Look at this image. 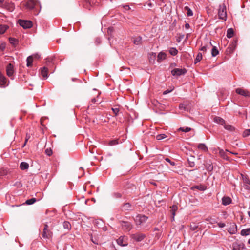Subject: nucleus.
<instances>
[{"label": "nucleus", "mask_w": 250, "mask_h": 250, "mask_svg": "<svg viewBox=\"0 0 250 250\" xmlns=\"http://www.w3.org/2000/svg\"><path fill=\"white\" fill-rule=\"evenodd\" d=\"M26 8L29 10H33L34 14L38 15L40 12L41 6L38 0H28L25 4Z\"/></svg>", "instance_id": "nucleus-1"}, {"label": "nucleus", "mask_w": 250, "mask_h": 250, "mask_svg": "<svg viewBox=\"0 0 250 250\" xmlns=\"http://www.w3.org/2000/svg\"><path fill=\"white\" fill-rule=\"evenodd\" d=\"M218 14L220 19L223 20L224 21L226 20L227 15L226 11V6L224 3L219 5Z\"/></svg>", "instance_id": "nucleus-2"}, {"label": "nucleus", "mask_w": 250, "mask_h": 250, "mask_svg": "<svg viewBox=\"0 0 250 250\" xmlns=\"http://www.w3.org/2000/svg\"><path fill=\"white\" fill-rule=\"evenodd\" d=\"M52 236L53 232L51 231L48 225L45 224L42 233V236L45 239H50L52 237Z\"/></svg>", "instance_id": "nucleus-3"}, {"label": "nucleus", "mask_w": 250, "mask_h": 250, "mask_svg": "<svg viewBox=\"0 0 250 250\" xmlns=\"http://www.w3.org/2000/svg\"><path fill=\"white\" fill-rule=\"evenodd\" d=\"M20 25L24 29L30 28L33 26L32 22L29 20H24L20 19L18 21Z\"/></svg>", "instance_id": "nucleus-4"}, {"label": "nucleus", "mask_w": 250, "mask_h": 250, "mask_svg": "<svg viewBox=\"0 0 250 250\" xmlns=\"http://www.w3.org/2000/svg\"><path fill=\"white\" fill-rule=\"evenodd\" d=\"M147 217L143 215H138L134 218L136 225H141L145 223L147 219Z\"/></svg>", "instance_id": "nucleus-5"}, {"label": "nucleus", "mask_w": 250, "mask_h": 250, "mask_svg": "<svg viewBox=\"0 0 250 250\" xmlns=\"http://www.w3.org/2000/svg\"><path fill=\"white\" fill-rule=\"evenodd\" d=\"M245 248V244L241 242H235L232 244L233 250H243Z\"/></svg>", "instance_id": "nucleus-6"}, {"label": "nucleus", "mask_w": 250, "mask_h": 250, "mask_svg": "<svg viewBox=\"0 0 250 250\" xmlns=\"http://www.w3.org/2000/svg\"><path fill=\"white\" fill-rule=\"evenodd\" d=\"M187 72L185 68H175L171 71V74L173 76H180L184 75Z\"/></svg>", "instance_id": "nucleus-7"}, {"label": "nucleus", "mask_w": 250, "mask_h": 250, "mask_svg": "<svg viewBox=\"0 0 250 250\" xmlns=\"http://www.w3.org/2000/svg\"><path fill=\"white\" fill-rule=\"evenodd\" d=\"M121 225L122 229L126 231H130L132 228V225L129 222L122 221L121 222Z\"/></svg>", "instance_id": "nucleus-8"}, {"label": "nucleus", "mask_w": 250, "mask_h": 250, "mask_svg": "<svg viewBox=\"0 0 250 250\" xmlns=\"http://www.w3.org/2000/svg\"><path fill=\"white\" fill-rule=\"evenodd\" d=\"M235 91L237 94L244 96L245 97L250 96V93L247 90L241 88H238L236 89Z\"/></svg>", "instance_id": "nucleus-9"}, {"label": "nucleus", "mask_w": 250, "mask_h": 250, "mask_svg": "<svg viewBox=\"0 0 250 250\" xmlns=\"http://www.w3.org/2000/svg\"><path fill=\"white\" fill-rule=\"evenodd\" d=\"M2 7L6 8L9 11H13L15 8L14 3L11 2H5L3 4Z\"/></svg>", "instance_id": "nucleus-10"}, {"label": "nucleus", "mask_w": 250, "mask_h": 250, "mask_svg": "<svg viewBox=\"0 0 250 250\" xmlns=\"http://www.w3.org/2000/svg\"><path fill=\"white\" fill-rule=\"evenodd\" d=\"M14 73L13 66L9 63L6 67V74L8 77H11Z\"/></svg>", "instance_id": "nucleus-11"}, {"label": "nucleus", "mask_w": 250, "mask_h": 250, "mask_svg": "<svg viewBox=\"0 0 250 250\" xmlns=\"http://www.w3.org/2000/svg\"><path fill=\"white\" fill-rule=\"evenodd\" d=\"M7 80L5 77L0 71V84L1 87H4L7 85Z\"/></svg>", "instance_id": "nucleus-12"}, {"label": "nucleus", "mask_w": 250, "mask_h": 250, "mask_svg": "<svg viewBox=\"0 0 250 250\" xmlns=\"http://www.w3.org/2000/svg\"><path fill=\"white\" fill-rule=\"evenodd\" d=\"M146 237V235L142 233H137L134 234L132 238L138 242L143 240Z\"/></svg>", "instance_id": "nucleus-13"}, {"label": "nucleus", "mask_w": 250, "mask_h": 250, "mask_svg": "<svg viewBox=\"0 0 250 250\" xmlns=\"http://www.w3.org/2000/svg\"><path fill=\"white\" fill-rule=\"evenodd\" d=\"M126 238L125 236H121L117 240V243L118 245L122 246H125L127 245V242L125 241Z\"/></svg>", "instance_id": "nucleus-14"}, {"label": "nucleus", "mask_w": 250, "mask_h": 250, "mask_svg": "<svg viewBox=\"0 0 250 250\" xmlns=\"http://www.w3.org/2000/svg\"><path fill=\"white\" fill-rule=\"evenodd\" d=\"M132 41L133 42L135 45H139L142 43V37L140 36H138L135 38H133Z\"/></svg>", "instance_id": "nucleus-15"}, {"label": "nucleus", "mask_w": 250, "mask_h": 250, "mask_svg": "<svg viewBox=\"0 0 250 250\" xmlns=\"http://www.w3.org/2000/svg\"><path fill=\"white\" fill-rule=\"evenodd\" d=\"M205 165L208 171H211L213 169V166L211 161L210 160H207L205 161Z\"/></svg>", "instance_id": "nucleus-16"}, {"label": "nucleus", "mask_w": 250, "mask_h": 250, "mask_svg": "<svg viewBox=\"0 0 250 250\" xmlns=\"http://www.w3.org/2000/svg\"><path fill=\"white\" fill-rule=\"evenodd\" d=\"M41 75L45 79L47 78L48 77V68L43 67L42 68H41Z\"/></svg>", "instance_id": "nucleus-17"}, {"label": "nucleus", "mask_w": 250, "mask_h": 250, "mask_svg": "<svg viewBox=\"0 0 250 250\" xmlns=\"http://www.w3.org/2000/svg\"><path fill=\"white\" fill-rule=\"evenodd\" d=\"M187 38V37L185 38V35L184 34H177L176 36V41L178 42H180L182 41H185Z\"/></svg>", "instance_id": "nucleus-18"}, {"label": "nucleus", "mask_w": 250, "mask_h": 250, "mask_svg": "<svg viewBox=\"0 0 250 250\" xmlns=\"http://www.w3.org/2000/svg\"><path fill=\"white\" fill-rule=\"evenodd\" d=\"M214 121L215 123H216L217 124H219L223 125H225V124L226 123L225 120L219 117H215L214 118Z\"/></svg>", "instance_id": "nucleus-19"}, {"label": "nucleus", "mask_w": 250, "mask_h": 250, "mask_svg": "<svg viewBox=\"0 0 250 250\" xmlns=\"http://www.w3.org/2000/svg\"><path fill=\"white\" fill-rule=\"evenodd\" d=\"M191 189H197L200 191H204V190H206V187L201 184L199 185H196V186H193L191 188Z\"/></svg>", "instance_id": "nucleus-20"}, {"label": "nucleus", "mask_w": 250, "mask_h": 250, "mask_svg": "<svg viewBox=\"0 0 250 250\" xmlns=\"http://www.w3.org/2000/svg\"><path fill=\"white\" fill-rule=\"evenodd\" d=\"M222 200L224 205H229L231 202V199L229 197H224Z\"/></svg>", "instance_id": "nucleus-21"}, {"label": "nucleus", "mask_w": 250, "mask_h": 250, "mask_svg": "<svg viewBox=\"0 0 250 250\" xmlns=\"http://www.w3.org/2000/svg\"><path fill=\"white\" fill-rule=\"evenodd\" d=\"M20 168L21 170H26L29 168V164L26 162H21L20 165Z\"/></svg>", "instance_id": "nucleus-22"}, {"label": "nucleus", "mask_w": 250, "mask_h": 250, "mask_svg": "<svg viewBox=\"0 0 250 250\" xmlns=\"http://www.w3.org/2000/svg\"><path fill=\"white\" fill-rule=\"evenodd\" d=\"M171 209L170 211H171V213L172 215V220H174V216L175 215V212L178 209V207L176 205H173L171 207Z\"/></svg>", "instance_id": "nucleus-23"}, {"label": "nucleus", "mask_w": 250, "mask_h": 250, "mask_svg": "<svg viewBox=\"0 0 250 250\" xmlns=\"http://www.w3.org/2000/svg\"><path fill=\"white\" fill-rule=\"evenodd\" d=\"M9 173V170L6 168L0 169V176H5L7 175Z\"/></svg>", "instance_id": "nucleus-24"}, {"label": "nucleus", "mask_w": 250, "mask_h": 250, "mask_svg": "<svg viewBox=\"0 0 250 250\" xmlns=\"http://www.w3.org/2000/svg\"><path fill=\"white\" fill-rule=\"evenodd\" d=\"M234 35V31L232 28H229L227 30V37L229 38L232 37Z\"/></svg>", "instance_id": "nucleus-25"}, {"label": "nucleus", "mask_w": 250, "mask_h": 250, "mask_svg": "<svg viewBox=\"0 0 250 250\" xmlns=\"http://www.w3.org/2000/svg\"><path fill=\"white\" fill-rule=\"evenodd\" d=\"M33 56H30L27 58V66L30 67L32 65Z\"/></svg>", "instance_id": "nucleus-26"}, {"label": "nucleus", "mask_w": 250, "mask_h": 250, "mask_svg": "<svg viewBox=\"0 0 250 250\" xmlns=\"http://www.w3.org/2000/svg\"><path fill=\"white\" fill-rule=\"evenodd\" d=\"M166 57V54L164 52H160L158 55V61L161 62L163 60L165 59Z\"/></svg>", "instance_id": "nucleus-27"}, {"label": "nucleus", "mask_w": 250, "mask_h": 250, "mask_svg": "<svg viewBox=\"0 0 250 250\" xmlns=\"http://www.w3.org/2000/svg\"><path fill=\"white\" fill-rule=\"evenodd\" d=\"M198 148L204 151H205V152H206L208 150V148L207 147V146L205 145V144H202V143L199 144L198 145Z\"/></svg>", "instance_id": "nucleus-28"}, {"label": "nucleus", "mask_w": 250, "mask_h": 250, "mask_svg": "<svg viewBox=\"0 0 250 250\" xmlns=\"http://www.w3.org/2000/svg\"><path fill=\"white\" fill-rule=\"evenodd\" d=\"M250 234V228L243 229L241 231V234L242 236H247Z\"/></svg>", "instance_id": "nucleus-29"}, {"label": "nucleus", "mask_w": 250, "mask_h": 250, "mask_svg": "<svg viewBox=\"0 0 250 250\" xmlns=\"http://www.w3.org/2000/svg\"><path fill=\"white\" fill-rule=\"evenodd\" d=\"M184 9L187 11V15L188 17L192 16L193 15L192 11L188 6H185Z\"/></svg>", "instance_id": "nucleus-30"}, {"label": "nucleus", "mask_w": 250, "mask_h": 250, "mask_svg": "<svg viewBox=\"0 0 250 250\" xmlns=\"http://www.w3.org/2000/svg\"><path fill=\"white\" fill-rule=\"evenodd\" d=\"M8 26L6 25H0V34H3L8 29Z\"/></svg>", "instance_id": "nucleus-31"}, {"label": "nucleus", "mask_w": 250, "mask_h": 250, "mask_svg": "<svg viewBox=\"0 0 250 250\" xmlns=\"http://www.w3.org/2000/svg\"><path fill=\"white\" fill-rule=\"evenodd\" d=\"M224 128L229 131H233L234 130V127L231 125L226 124V123L224 125Z\"/></svg>", "instance_id": "nucleus-32"}, {"label": "nucleus", "mask_w": 250, "mask_h": 250, "mask_svg": "<svg viewBox=\"0 0 250 250\" xmlns=\"http://www.w3.org/2000/svg\"><path fill=\"white\" fill-rule=\"evenodd\" d=\"M179 108L181 110L183 109L185 111H188L189 109L188 105L185 104H180L179 105Z\"/></svg>", "instance_id": "nucleus-33"}, {"label": "nucleus", "mask_w": 250, "mask_h": 250, "mask_svg": "<svg viewBox=\"0 0 250 250\" xmlns=\"http://www.w3.org/2000/svg\"><path fill=\"white\" fill-rule=\"evenodd\" d=\"M130 208L131 205L128 203H125L122 207V209L125 210H130Z\"/></svg>", "instance_id": "nucleus-34"}, {"label": "nucleus", "mask_w": 250, "mask_h": 250, "mask_svg": "<svg viewBox=\"0 0 250 250\" xmlns=\"http://www.w3.org/2000/svg\"><path fill=\"white\" fill-rule=\"evenodd\" d=\"M241 176L242 177V179L244 184H246L247 185L250 184V181L246 175L241 174Z\"/></svg>", "instance_id": "nucleus-35"}, {"label": "nucleus", "mask_w": 250, "mask_h": 250, "mask_svg": "<svg viewBox=\"0 0 250 250\" xmlns=\"http://www.w3.org/2000/svg\"><path fill=\"white\" fill-rule=\"evenodd\" d=\"M202 59V55L201 53H199L195 60L194 63L195 64L197 63V62H199Z\"/></svg>", "instance_id": "nucleus-36"}, {"label": "nucleus", "mask_w": 250, "mask_h": 250, "mask_svg": "<svg viewBox=\"0 0 250 250\" xmlns=\"http://www.w3.org/2000/svg\"><path fill=\"white\" fill-rule=\"evenodd\" d=\"M36 201V199L35 198H32L30 199L27 200L25 202V203L27 205H32L35 203Z\"/></svg>", "instance_id": "nucleus-37"}, {"label": "nucleus", "mask_w": 250, "mask_h": 250, "mask_svg": "<svg viewBox=\"0 0 250 250\" xmlns=\"http://www.w3.org/2000/svg\"><path fill=\"white\" fill-rule=\"evenodd\" d=\"M9 42H10V43L11 44H12L13 45H17V43L18 42V41L13 38H10Z\"/></svg>", "instance_id": "nucleus-38"}, {"label": "nucleus", "mask_w": 250, "mask_h": 250, "mask_svg": "<svg viewBox=\"0 0 250 250\" xmlns=\"http://www.w3.org/2000/svg\"><path fill=\"white\" fill-rule=\"evenodd\" d=\"M63 226L64 229L69 230L71 229V224L67 221H65L63 223Z\"/></svg>", "instance_id": "nucleus-39"}, {"label": "nucleus", "mask_w": 250, "mask_h": 250, "mask_svg": "<svg viewBox=\"0 0 250 250\" xmlns=\"http://www.w3.org/2000/svg\"><path fill=\"white\" fill-rule=\"evenodd\" d=\"M219 54V50L217 48H212L211 50V54L213 57L216 56Z\"/></svg>", "instance_id": "nucleus-40"}, {"label": "nucleus", "mask_w": 250, "mask_h": 250, "mask_svg": "<svg viewBox=\"0 0 250 250\" xmlns=\"http://www.w3.org/2000/svg\"><path fill=\"white\" fill-rule=\"evenodd\" d=\"M169 53L172 55H176L177 53H178V50L177 49H176V48H170V50H169Z\"/></svg>", "instance_id": "nucleus-41"}, {"label": "nucleus", "mask_w": 250, "mask_h": 250, "mask_svg": "<svg viewBox=\"0 0 250 250\" xmlns=\"http://www.w3.org/2000/svg\"><path fill=\"white\" fill-rule=\"evenodd\" d=\"M194 157L193 156H191V158H190V159H188V163H189V167H194L195 166V163L194 161H192V159L194 158Z\"/></svg>", "instance_id": "nucleus-42"}, {"label": "nucleus", "mask_w": 250, "mask_h": 250, "mask_svg": "<svg viewBox=\"0 0 250 250\" xmlns=\"http://www.w3.org/2000/svg\"><path fill=\"white\" fill-rule=\"evenodd\" d=\"M179 130H181L183 132H188L190 131L191 129L190 127H180L178 129Z\"/></svg>", "instance_id": "nucleus-43"}, {"label": "nucleus", "mask_w": 250, "mask_h": 250, "mask_svg": "<svg viewBox=\"0 0 250 250\" xmlns=\"http://www.w3.org/2000/svg\"><path fill=\"white\" fill-rule=\"evenodd\" d=\"M166 137V135L164 134H159L156 136V139L158 140H162Z\"/></svg>", "instance_id": "nucleus-44"}, {"label": "nucleus", "mask_w": 250, "mask_h": 250, "mask_svg": "<svg viewBox=\"0 0 250 250\" xmlns=\"http://www.w3.org/2000/svg\"><path fill=\"white\" fill-rule=\"evenodd\" d=\"M198 228V226L195 224V223H193L190 225V229L192 231L197 229Z\"/></svg>", "instance_id": "nucleus-45"}, {"label": "nucleus", "mask_w": 250, "mask_h": 250, "mask_svg": "<svg viewBox=\"0 0 250 250\" xmlns=\"http://www.w3.org/2000/svg\"><path fill=\"white\" fill-rule=\"evenodd\" d=\"M250 135V129L245 130L243 133V136L246 137Z\"/></svg>", "instance_id": "nucleus-46"}, {"label": "nucleus", "mask_w": 250, "mask_h": 250, "mask_svg": "<svg viewBox=\"0 0 250 250\" xmlns=\"http://www.w3.org/2000/svg\"><path fill=\"white\" fill-rule=\"evenodd\" d=\"M112 110L114 115L117 116L119 112V109L118 108H112Z\"/></svg>", "instance_id": "nucleus-47"}, {"label": "nucleus", "mask_w": 250, "mask_h": 250, "mask_svg": "<svg viewBox=\"0 0 250 250\" xmlns=\"http://www.w3.org/2000/svg\"><path fill=\"white\" fill-rule=\"evenodd\" d=\"M117 144H118V141L117 140H112V141H110L109 143V145L111 146L115 145Z\"/></svg>", "instance_id": "nucleus-48"}, {"label": "nucleus", "mask_w": 250, "mask_h": 250, "mask_svg": "<svg viewBox=\"0 0 250 250\" xmlns=\"http://www.w3.org/2000/svg\"><path fill=\"white\" fill-rule=\"evenodd\" d=\"M237 42L238 40L237 39H234L231 43V47H236L237 45Z\"/></svg>", "instance_id": "nucleus-49"}, {"label": "nucleus", "mask_w": 250, "mask_h": 250, "mask_svg": "<svg viewBox=\"0 0 250 250\" xmlns=\"http://www.w3.org/2000/svg\"><path fill=\"white\" fill-rule=\"evenodd\" d=\"M45 153L48 156H51L52 154V151L51 149L47 148L45 150Z\"/></svg>", "instance_id": "nucleus-50"}, {"label": "nucleus", "mask_w": 250, "mask_h": 250, "mask_svg": "<svg viewBox=\"0 0 250 250\" xmlns=\"http://www.w3.org/2000/svg\"><path fill=\"white\" fill-rule=\"evenodd\" d=\"M86 4H89L92 5L94 4V0H85Z\"/></svg>", "instance_id": "nucleus-51"}, {"label": "nucleus", "mask_w": 250, "mask_h": 250, "mask_svg": "<svg viewBox=\"0 0 250 250\" xmlns=\"http://www.w3.org/2000/svg\"><path fill=\"white\" fill-rule=\"evenodd\" d=\"M30 138V136L29 134H27L26 136L25 142L23 145V147H24L26 145V143L27 142L28 140Z\"/></svg>", "instance_id": "nucleus-52"}, {"label": "nucleus", "mask_w": 250, "mask_h": 250, "mask_svg": "<svg viewBox=\"0 0 250 250\" xmlns=\"http://www.w3.org/2000/svg\"><path fill=\"white\" fill-rule=\"evenodd\" d=\"M165 160L168 162L172 166H175V163L174 162H172L168 158H166L165 159Z\"/></svg>", "instance_id": "nucleus-53"}, {"label": "nucleus", "mask_w": 250, "mask_h": 250, "mask_svg": "<svg viewBox=\"0 0 250 250\" xmlns=\"http://www.w3.org/2000/svg\"><path fill=\"white\" fill-rule=\"evenodd\" d=\"M113 32V27H109L107 30V33L108 35H111L112 33Z\"/></svg>", "instance_id": "nucleus-54"}, {"label": "nucleus", "mask_w": 250, "mask_h": 250, "mask_svg": "<svg viewBox=\"0 0 250 250\" xmlns=\"http://www.w3.org/2000/svg\"><path fill=\"white\" fill-rule=\"evenodd\" d=\"M174 89V87L172 89H171L170 90H167L163 92V95H166V94H167L170 92H171V91H173V90Z\"/></svg>", "instance_id": "nucleus-55"}, {"label": "nucleus", "mask_w": 250, "mask_h": 250, "mask_svg": "<svg viewBox=\"0 0 250 250\" xmlns=\"http://www.w3.org/2000/svg\"><path fill=\"white\" fill-rule=\"evenodd\" d=\"M219 154L221 155V157H222L223 158H225V152L223 151V150H220L219 151Z\"/></svg>", "instance_id": "nucleus-56"}, {"label": "nucleus", "mask_w": 250, "mask_h": 250, "mask_svg": "<svg viewBox=\"0 0 250 250\" xmlns=\"http://www.w3.org/2000/svg\"><path fill=\"white\" fill-rule=\"evenodd\" d=\"M218 226L220 227V228H223L225 226V224L224 223H218Z\"/></svg>", "instance_id": "nucleus-57"}, {"label": "nucleus", "mask_w": 250, "mask_h": 250, "mask_svg": "<svg viewBox=\"0 0 250 250\" xmlns=\"http://www.w3.org/2000/svg\"><path fill=\"white\" fill-rule=\"evenodd\" d=\"M190 27V25L188 24V23H186L185 24V28L188 29V28H189Z\"/></svg>", "instance_id": "nucleus-58"}, {"label": "nucleus", "mask_w": 250, "mask_h": 250, "mask_svg": "<svg viewBox=\"0 0 250 250\" xmlns=\"http://www.w3.org/2000/svg\"><path fill=\"white\" fill-rule=\"evenodd\" d=\"M124 7L126 10H128L130 9V7L128 5H125L124 6Z\"/></svg>", "instance_id": "nucleus-59"}, {"label": "nucleus", "mask_w": 250, "mask_h": 250, "mask_svg": "<svg viewBox=\"0 0 250 250\" xmlns=\"http://www.w3.org/2000/svg\"><path fill=\"white\" fill-rule=\"evenodd\" d=\"M33 58H36V59H38L39 58V55L38 54H35V55H33Z\"/></svg>", "instance_id": "nucleus-60"}, {"label": "nucleus", "mask_w": 250, "mask_h": 250, "mask_svg": "<svg viewBox=\"0 0 250 250\" xmlns=\"http://www.w3.org/2000/svg\"><path fill=\"white\" fill-rule=\"evenodd\" d=\"M97 101V100H96V98H93V99H92V102L93 103H96Z\"/></svg>", "instance_id": "nucleus-61"}, {"label": "nucleus", "mask_w": 250, "mask_h": 250, "mask_svg": "<svg viewBox=\"0 0 250 250\" xmlns=\"http://www.w3.org/2000/svg\"><path fill=\"white\" fill-rule=\"evenodd\" d=\"M3 1H4V0H0V4L3 5Z\"/></svg>", "instance_id": "nucleus-62"}, {"label": "nucleus", "mask_w": 250, "mask_h": 250, "mask_svg": "<svg viewBox=\"0 0 250 250\" xmlns=\"http://www.w3.org/2000/svg\"><path fill=\"white\" fill-rule=\"evenodd\" d=\"M156 53H152V55L154 56V57H155L156 56Z\"/></svg>", "instance_id": "nucleus-63"}, {"label": "nucleus", "mask_w": 250, "mask_h": 250, "mask_svg": "<svg viewBox=\"0 0 250 250\" xmlns=\"http://www.w3.org/2000/svg\"><path fill=\"white\" fill-rule=\"evenodd\" d=\"M248 215H249V217H250V211H249L248 212Z\"/></svg>", "instance_id": "nucleus-64"}]
</instances>
